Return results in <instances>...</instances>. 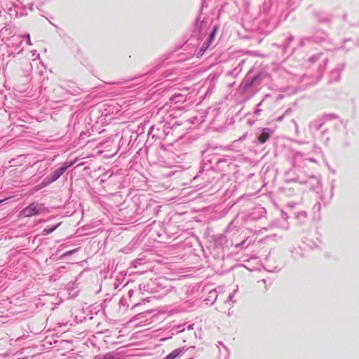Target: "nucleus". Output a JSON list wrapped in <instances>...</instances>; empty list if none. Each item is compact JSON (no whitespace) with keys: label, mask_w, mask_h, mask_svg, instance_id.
<instances>
[{"label":"nucleus","mask_w":359,"mask_h":359,"mask_svg":"<svg viewBox=\"0 0 359 359\" xmlns=\"http://www.w3.org/2000/svg\"><path fill=\"white\" fill-rule=\"evenodd\" d=\"M43 210V206L38 203H32L23 208L19 213L22 217H32L39 215Z\"/></svg>","instance_id":"1"},{"label":"nucleus","mask_w":359,"mask_h":359,"mask_svg":"<svg viewBox=\"0 0 359 359\" xmlns=\"http://www.w3.org/2000/svg\"><path fill=\"white\" fill-rule=\"evenodd\" d=\"M183 351L181 348H178V349L174 350L172 352L170 353L164 359H175L176 357L179 356V355Z\"/></svg>","instance_id":"3"},{"label":"nucleus","mask_w":359,"mask_h":359,"mask_svg":"<svg viewBox=\"0 0 359 359\" xmlns=\"http://www.w3.org/2000/svg\"><path fill=\"white\" fill-rule=\"evenodd\" d=\"M75 161L65 163V165L60 168L56 169L53 173L50 174V182H53L57 180L59 177H60L61 175H62L65 172L67 171L68 168L71 167L72 165L74 164Z\"/></svg>","instance_id":"2"},{"label":"nucleus","mask_w":359,"mask_h":359,"mask_svg":"<svg viewBox=\"0 0 359 359\" xmlns=\"http://www.w3.org/2000/svg\"><path fill=\"white\" fill-rule=\"evenodd\" d=\"M269 137V134L267 133V132H262L260 135L258 136V140L262 143L264 144L265 142L267 141V140Z\"/></svg>","instance_id":"4"},{"label":"nucleus","mask_w":359,"mask_h":359,"mask_svg":"<svg viewBox=\"0 0 359 359\" xmlns=\"http://www.w3.org/2000/svg\"><path fill=\"white\" fill-rule=\"evenodd\" d=\"M75 250H69L68 252L64 253L63 255H62V257H65V256H67V255H69L72 253H74Z\"/></svg>","instance_id":"7"},{"label":"nucleus","mask_w":359,"mask_h":359,"mask_svg":"<svg viewBox=\"0 0 359 359\" xmlns=\"http://www.w3.org/2000/svg\"><path fill=\"white\" fill-rule=\"evenodd\" d=\"M217 27L216 26L213 28V30L212 31L210 36H209V39H208V44L212 42L214 38L215 37V36L217 34Z\"/></svg>","instance_id":"5"},{"label":"nucleus","mask_w":359,"mask_h":359,"mask_svg":"<svg viewBox=\"0 0 359 359\" xmlns=\"http://www.w3.org/2000/svg\"><path fill=\"white\" fill-rule=\"evenodd\" d=\"M58 225H56L55 226H53L52 228H49V229H44L42 231V233L43 235H47V234H49V233H51L52 232H53L54 231L56 230V229L57 228Z\"/></svg>","instance_id":"6"}]
</instances>
